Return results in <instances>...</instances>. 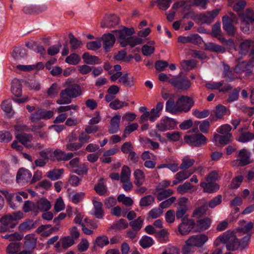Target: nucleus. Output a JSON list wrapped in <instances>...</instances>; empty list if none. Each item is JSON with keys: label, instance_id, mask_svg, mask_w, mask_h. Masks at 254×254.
<instances>
[{"label": "nucleus", "instance_id": "26", "mask_svg": "<svg viewBox=\"0 0 254 254\" xmlns=\"http://www.w3.org/2000/svg\"><path fill=\"white\" fill-rule=\"evenodd\" d=\"M54 115L53 111L38 110L34 115H33V121L34 119H43L48 120L52 118Z\"/></svg>", "mask_w": 254, "mask_h": 254}, {"label": "nucleus", "instance_id": "7", "mask_svg": "<svg viewBox=\"0 0 254 254\" xmlns=\"http://www.w3.org/2000/svg\"><path fill=\"white\" fill-rule=\"evenodd\" d=\"M184 139L187 143L194 146H200L205 144L207 141L206 138L201 133L186 136Z\"/></svg>", "mask_w": 254, "mask_h": 254}, {"label": "nucleus", "instance_id": "10", "mask_svg": "<svg viewBox=\"0 0 254 254\" xmlns=\"http://www.w3.org/2000/svg\"><path fill=\"white\" fill-rule=\"evenodd\" d=\"M179 112H188L193 105L192 99L188 96H182L177 101Z\"/></svg>", "mask_w": 254, "mask_h": 254}, {"label": "nucleus", "instance_id": "63", "mask_svg": "<svg viewBox=\"0 0 254 254\" xmlns=\"http://www.w3.org/2000/svg\"><path fill=\"white\" fill-rule=\"evenodd\" d=\"M62 247L66 249L71 247L74 243V240L71 237H65L61 240Z\"/></svg>", "mask_w": 254, "mask_h": 254}, {"label": "nucleus", "instance_id": "55", "mask_svg": "<svg viewBox=\"0 0 254 254\" xmlns=\"http://www.w3.org/2000/svg\"><path fill=\"white\" fill-rule=\"evenodd\" d=\"M109 243L108 238L106 236H101L98 237L95 242V246L103 248Z\"/></svg>", "mask_w": 254, "mask_h": 254}, {"label": "nucleus", "instance_id": "56", "mask_svg": "<svg viewBox=\"0 0 254 254\" xmlns=\"http://www.w3.org/2000/svg\"><path fill=\"white\" fill-rule=\"evenodd\" d=\"M60 89V86L56 84L53 83L48 90V96L51 98L56 97Z\"/></svg>", "mask_w": 254, "mask_h": 254}, {"label": "nucleus", "instance_id": "32", "mask_svg": "<svg viewBox=\"0 0 254 254\" xmlns=\"http://www.w3.org/2000/svg\"><path fill=\"white\" fill-rule=\"evenodd\" d=\"M119 81L126 87H131L134 85V79L133 76L125 73L121 77Z\"/></svg>", "mask_w": 254, "mask_h": 254}, {"label": "nucleus", "instance_id": "31", "mask_svg": "<svg viewBox=\"0 0 254 254\" xmlns=\"http://www.w3.org/2000/svg\"><path fill=\"white\" fill-rule=\"evenodd\" d=\"M143 42V40L140 38L129 37L126 42H121V45L123 47L129 45L131 47H133L136 45L142 44Z\"/></svg>", "mask_w": 254, "mask_h": 254}, {"label": "nucleus", "instance_id": "29", "mask_svg": "<svg viewBox=\"0 0 254 254\" xmlns=\"http://www.w3.org/2000/svg\"><path fill=\"white\" fill-rule=\"evenodd\" d=\"M195 190L194 187L189 182H186L179 186L177 189V192L181 194H184L187 192L192 193Z\"/></svg>", "mask_w": 254, "mask_h": 254}, {"label": "nucleus", "instance_id": "50", "mask_svg": "<svg viewBox=\"0 0 254 254\" xmlns=\"http://www.w3.org/2000/svg\"><path fill=\"white\" fill-rule=\"evenodd\" d=\"M32 229V220L27 219L23 223H21L18 226L19 231L20 232H26L28 230Z\"/></svg>", "mask_w": 254, "mask_h": 254}, {"label": "nucleus", "instance_id": "3", "mask_svg": "<svg viewBox=\"0 0 254 254\" xmlns=\"http://www.w3.org/2000/svg\"><path fill=\"white\" fill-rule=\"evenodd\" d=\"M241 21V29L245 33L249 31V24L254 22V12L250 8H248L243 13L239 14Z\"/></svg>", "mask_w": 254, "mask_h": 254}, {"label": "nucleus", "instance_id": "16", "mask_svg": "<svg viewBox=\"0 0 254 254\" xmlns=\"http://www.w3.org/2000/svg\"><path fill=\"white\" fill-rule=\"evenodd\" d=\"M31 174L29 170L24 168H20L16 175V181L18 183H28L31 180Z\"/></svg>", "mask_w": 254, "mask_h": 254}, {"label": "nucleus", "instance_id": "35", "mask_svg": "<svg viewBox=\"0 0 254 254\" xmlns=\"http://www.w3.org/2000/svg\"><path fill=\"white\" fill-rule=\"evenodd\" d=\"M240 227L236 230V232L241 231L244 233H247L251 230L253 227V224L251 222L247 223L245 220H242L239 221Z\"/></svg>", "mask_w": 254, "mask_h": 254}, {"label": "nucleus", "instance_id": "11", "mask_svg": "<svg viewBox=\"0 0 254 254\" xmlns=\"http://www.w3.org/2000/svg\"><path fill=\"white\" fill-rule=\"evenodd\" d=\"M0 233L10 231V230L13 229L17 224L16 222L13 221L12 217L9 215L3 216L0 219Z\"/></svg>", "mask_w": 254, "mask_h": 254}, {"label": "nucleus", "instance_id": "5", "mask_svg": "<svg viewBox=\"0 0 254 254\" xmlns=\"http://www.w3.org/2000/svg\"><path fill=\"white\" fill-rule=\"evenodd\" d=\"M177 125V122L174 119L163 117L156 124V128L158 131L164 132L174 129Z\"/></svg>", "mask_w": 254, "mask_h": 254}, {"label": "nucleus", "instance_id": "54", "mask_svg": "<svg viewBox=\"0 0 254 254\" xmlns=\"http://www.w3.org/2000/svg\"><path fill=\"white\" fill-rule=\"evenodd\" d=\"M80 57L76 54L73 53L67 57L65 62L69 64L76 65L80 62Z\"/></svg>", "mask_w": 254, "mask_h": 254}, {"label": "nucleus", "instance_id": "61", "mask_svg": "<svg viewBox=\"0 0 254 254\" xmlns=\"http://www.w3.org/2000/svg\"><path fill=\"white\" fill-rule=\"evenodd\" d=\"M65 208V204L63 200V199L60 197L58 198L55 202L54 205V209L56 212H59L62 210H64Z\"/></svg>", "mask_w": 254, "mask_h": 254}, {"label": "nucleus", "instance_id": "20", "mask_svg": "<svg viewBox=\"0 0 254 254\" xmlns=\"http://www.w3.org/2000/svg\"><path fill=\"white\" fill-rule=\"evenodd\" d=\"M200 186L203 188L204 192L209 193H214L219 189V186L215 183L202 182Z\"/></svg>", "mask_w": 254, "mask_h": 254}, {"label": "nucleus", "instance_id": "12", "mask_svg": "<svg viewBox=\"0 0 254 254\" xmlns=\"http://www.w3.org/2000/svg\"><path fill=\"white\" fill-rule=\"evenodd\" d=\"M170 82L178 89L187 90L191 85L190 82L186 77H177L171 79Z\"/></svg>", "mask_w": 254, "mask_h": 254}, {"label": "nucleus", "instance_id": "44", "mask_svg": "<svg viewBox=\"0 0 254 254\" xmlns=\"http://www.w3.org/2000/svg\"><path fill=\"white\" fill-rule=\"evenodd\" d=\"M69 38L71 48L72 49L75 50L81 48L82 45V43L81 41L77 39L71 33L69 34Z\"/></svg>", "mask_w": 254, "mask_h": 254}, {"label": "nucleus", "instance_id": "48", "mask_svg": "<svg viewBox=\"0 0 254 254\" xmlns=\"http://www.w3.org/2000/svg\"><path fill=\"white\" fill-rule=\"evenodd\" d=\"M195 125L197 127L198 125L200 131L204 133H206L208 132L209 127H210V123L208 121L205 120L203 121L202 122H200L198 121L195 122Z\"/></svg>", "mask_w": 254, "mask_h": 254}, {"label": "nucleus", "instance_id": "38", "mask_svg": "<svg viewBox=\"0 0 254 254\" xmlns=\"http://www.w3.org/2000/svg\"><path fill=\"white\" fill-rule=\"evenodd\" d=\"M16 138L24 145L28 146V145H30L31 138V136L30 134H17L16 135Z\"/></svg>", "mask_w": 254, "mask_h": 254}, {"label": "nucleus", "instance_id": "39", "mask_svg": "<svg viewBox=\"0 0 254 254\" xmlns=\"http://www.w3.org/2000/svg\"><path fill=\"white\" fill-rule=\"evenodd\" d=\"M20 243H11L7 246L6 251L8 254H17V253L20 250Z\"/></svg>", "mask_w": 254, "mask_h": 254}, {"label": "nucleus", "instance_id": "37", "mask_svg": "<svg viewBox=\"0 0 254 254\" xmlns=\"http://www.w3.org/2000/svg\"><path fill=\"white\" fill-rule=\"evenodd\" d=\"M104 180L103 178H101L98 184L94 187V189L96 192L100 195H105L107 190V187L104 184Z\"/></svg>", "mask_w": 254, "mask_h": 254}, {"label": "nucleus", "instance_id": "41", "mask_svg": "<svg viewBox=\"0 0 254 254\" xmlns=\"http://www.w3.org/2000/svg\"><path fill=\"white\" fill-rule=\"evenodd\" d=\"M166 110L169 113L176 114L179 112L177 102L176 104L172 100H169L166 104Z\"/></svg>", "mask_w": 254, "mask_h": 254}, {"label": "nucleus", "instance_id": "43", "mask_svg": "<svg viewBox=\"0 0 254 254\" xmlns=\"http://www.w3.org/2000/svg\"><path fill=\"white\" fill-rule=\"evenodd\" d=\"M253 42L250 40H246L242 42L240 45V52L242 55L248 53L250 48Z\"/></svg>", "mask_w": 254, "mask_h": 254}, {"label": "nucleus", "instance_id": "14", "mask_svg": "<svg viewBox=\"0 0 254 254\" xmlns=\"http://www.w3.org/2000/svg\"><path fill=\"white\" fill-rule=\"evenodd\" d=\"M73 157L72 153H66L60 149H56L53 155L50 154V159L52 160H57L58 161H67L70 160Z\"/></svg>", "mask_w": 254, "mask_h": 254}, {"label": "nucleus", "instance_id": "46", "mask_svg": "<svg viewBox=\"0 0 254 254\" xmlns=\"http://www.w3.org/2000/svg\"><path fill=\"white\" fill-rule=\"evenodd\" d=\"M253 66L249 62H243L239 63L235 67V71L238 73H241L242 72L244 71L246 69H249V68L252 67Z\"/></svg>", "mask_w": 254, "mask_h": 254}, {"label": "nucleus", "instance_id": "21", "mask_svg": "<svg viewBox=\"0 0 254 254\" xmlns=\"http://www.w3.org/2000/svg\"><path fill=\"white\" fill-rule=\"evenodd\" d=\"M220 11V9H215L211 11H208L205 14L201 15L200 19L203 23L210 24L211 23L215 17L218 14Z\"/></svg>", "mask_w": 254, "mask_h": 254}, {"label": "nucleus", "instance_id": "47", "mask_svg": "<svg viewBox=\"0 0 254 254\" xmlns=\"http://www.w3.org/2000/svg\"><path fill=\"white\" fill-rule=\"evenodd\" d=\"M153 243V239L147 236L142 237L139 241L140 246L144 249L151 247Z\"/></svg>", "mask_w": 254, "mask_h": 254}, {"label": "nucleus", "instance_id": "52", "mask_svg": "<svg viewBox=\"0 0 254 254\" xmlns=\"http://www.w3.org/2000/svg\"><path fill=\"white\" fill-rule=\"evenodd\" d=\"M154 201V198L153 196L151 195H148L140 199L139 204L141 207H146L152 204Z\"/></svg>", "mask_w": 254, "mask_h": 254}, {"label": "nucleus", "instance_id": "1", "mask_svg": "<svg viewBox=\"0 0 254 254\" xmlns=\"http://www.w3.org/2000/svg\"><path fill=\"white\" fill-rule=\"evenodd\" d=\"M236 231H227L218 236L213 243L214 247H217L220 244L226 245L229 251H236L239 249L238 239Z\"/></svg>", "mask_w": 254, "mask_h": 254}, {"label": "nucleus", "instance_id": "13", "mask_svg": "<svg viewBox=\"0 0 254 254\" xmlns=\"http://www.w3.org/2000/svg\"><path fill=\"white\" fill-rule=\"evenodd\" d=\"M119 17L116 15H106L101 23V27L103 28H111L118 24Z\"/></svg>", "mask_w": 254, "mask_h": 254}, {"label": "nucleus", "instance_id": "22", "mask_svg": "<svg viewBox=\"0 0 254 254\" xmlns=\"http://www.w3.org/2000/svg\"><path fill=\"white\" fill-rule=\"evenodd\" d=\"M51 207L50 202L45 198H41L38 200L35 205H33V209L34 208H37L41 211H47Z\"/></svg>", "mask_w": 254, "mask_h": 254}, {"label": "nucleus", "instance_id": "45", "mask_svg": "<svg viewBox=\"0 0 254 254\" xmlns=\"http://www.w3.org/2000/svg\"><path fill=\"white\" fill-rule=\"evenodd\" d=\"M193 173L190 170H183L177 173L175 175L176 180L183 182L184 180L188 179Z\"/></svg>", "mask_w": 254, "mask_h": 254}, {"label": "nucleus", "instance_id": "34", "mask_svg": "<svg viewBox=\"0 0 254 254\" xmlns=\"http://www.w3.org/2000/svg\"><path fill=\"white\" fill-rule=\"evenodd\" d=\"M84 62L89 64H96L100 63L98 57L89 55L88 53H84L82 56Z\"/></svg>", "mask_w": 254, "mask_h": 254}, {"label": "nucleus", "instance_id": "24", "mask_svg": "<svg viewBox=\"0 0 254 254\" xmlns=\"http://www.w3.org/2000/svg\"><path fill=\"white\" fill-rule=\"evenodd\" d=\"M20 81L17 79H14L11 82V93L15 97H19L22 95V87Z\"/></svg>", "mask_w": 254, "mask_h": 254}, {"label": "nucleus", "instance_id": "8", "mask_svg": "<svg viewBox=\"0 0 254 254\" xmlns=\"http://www.w3.org/2000/svg\"><path fill=\"white\" fill-rule=\"evenodd\" d=\"M208 240V237L205 234H200L190 237L186 241L187 245L196 247H201Z\"/></svg>", "mask_w": 254, "mask_h": 254}, {"label": "nucleus", "instance_id": "28", "mask_svg": "<svg viewBox=\"0 0 254 254\" xmlns=\"http://www.w3.org/2000/svg\"><path fill=\"white\" fill-rule=\"evenodd\" d=\"M204 48L205 50L217 53H224L226 52V49L224 47L211 42L205 43Z\"/></svg>", "mask_w": 254, "mask_h": 254}, {"label": "nucleus", "instance_id": "33", "mask_svg": "<svg viewBox=\"0 0 254 254\" xmlns=\"http://www.w3.org/2000/svg\"><path fill=\"white\" fill-rule=\"evenodd\" d=\"M254 140V133L249 131H243L240 133L237 140L242 143H246Z\"/></svg>", "mask_w": 254, "mask_h": 254}, {"label": "nucleus", "instance_id": "58", "mask_svg": "<svg viewBox=\"0 0 254 254\" xmlns=\"http://www.w3.org/2000/svg\"><path fill=\"white\" fill-rule=\"evenodd\" d=\"M194 163L193 159L189 158L188 156H185L182 160V163L180 165V168L186 169L190 167Z\"/></svg>", "mask_w": 254, "mask_h": 254}, {"label": "nucleus", "instance_id": "4", "mask_svg": "<svg viewBox=\"0 0 254 254\" xmlns=\"http://www.w3.org/2000/svg\"><path fill=\"white\" fill-rule=\"evenodd\" d=\"M223 28L230 36H233L235 34L236 30L233 23L238 22L237 17L233 13L230 12L229 16L225 15L222 19Z\"/></svg>", "mask_w": 254, "mask_h": 254}, {"label": "nucleus", "instance_id": "23", "mask_svg": "<svg viewBox=\"0 0 254 254\" xmlns=\"http://www.w3.org/2000/svg\"><path fill=\"white\" fill-rule=\"evenodd\" d=\"M191 0H183L175 2L172 5V9L181 8L183 11L188 10L192 5Z\"/></svg>", "mask_w": 254, "mask_h": 254}, {"label": "nucleus", "instance_id": "15", "mask_svg": "<svg viewBox=\"0 0 254 254\" xmlns=\"http://www.w3.org/2000/svg\"><path fill=\"white\" fill-rule=\"evenodd\" d=\"M50 154H52V150L50 149L40 151L39 158L35 161L36 166L40 167L44 166L48 161L50 159Z\"/></svg>", "mask_w": 254, "mask_h": 254}, {"label": "nucleus", "instance_id": "49", "mask_svg": "<svg viewBox=\"0 0 254 254\" xmlns=\"http://www.w3.org/2000/svg\"><path fill=\"white\" fill-rule=\"evenodd\" d=\"M64 170L62 169H55L52 171H49L48 173L47 177L51 179L52 180H57L60 178Z\"/></svg>", "mask_w": 254, "mask_h": 254}, {"label": "nucleus", "instance_id": "18", "mask_svg": "<svg viewBox=\"0 0 254 254\" xmlns=\"http://www.w3.org/2000/svg\"><path fill=\"white\" fill-rule=\"evenodd\" d=\"M93 205V214L98 219L103 218L104 212L102 208L103 204L101 202L96 200V198L94 197L92 200Z\"/></svg>", "mask_w": 254, "mask_h": 254}, {"label": "nucleus", "instance_id": "27", "mask_svg": "<svg viewBox=\"0 0 254 254\" xmlns=\"http://www.w3.org/2000/svg\"><path fill=\"white\" fill-rule=\"evenodd\" d=\"M121 116L119 115H115L111 120L109 132L111 133H116L119 129Z\"/></svg>", "mask_w": 254, "mask_h": 254}, {"label": "nucleus", "instance_id": "62", "mask_svg": "<svg viewBox=\"0 0 254 254\" xmlns=\"http://www.w3.org/2000/svg\"><path fill=\"white\" fill-rule=\"evenodd\" d=\"M143 222V219L141 217H139L136 220L131 221L129 223L130 225L132 227V229L139 231L142 227Z\"/></svg>", "mask_w": 254, "mask_h": 254}, {"label": "nucleus", "instance_id": "40", "mask_svg": "<svg viewBox=\"0 0 254 254\" xmlns=\"http://www.w3.org/2000/svg\"><path fill=\"white\" fill-rule=\"evenodd\" d=\"M130 176L131 171L129 167L127 166H124L122 167L121 173V182L129 180L130 179Z\"/></svg>", "mask_w": 254, "mask_h": 254}, {"label": "nucleus", "instance_id": "64", "mask_svg": "<svg viewBox=\"0 0 254 254\" xmlns=\"http://www.w3.org/2000/svg\"><path fill=\"white\" fill-rule=\"evenodd\" d=\"M173 193V191L171 189L164 190L158 194L157 198L161 201L171 196Z\"/></svg>", "mask_w": 254, "mask_h": 254}, {"label": "nucleus", "instance_id": "57", "mask_svg": "<svg viewBox=\"0 0 254 254\" xmlns=\"http://www.w3.org/2000/svg\"><path fill=\"white\" fill-rule=\"evenodd\" d=\"M26 55V53L25 49L18 47L15 48L12 53V56L16 60H19Z\"/></svg>", "mask_w": 254, "mask_h": 254}, {"label": "nucleus", "instance_id": "9", "mask_svg": "<svg viewBox=\"0 0 254 254\" xmlns=\"http://www.w3.org/2000/svg\"><path fill=\"white\" fill-rule=\"evenodd\" d=\"M192 219L183 218L182 223L178 226V231L182 235H187L191 232L194 226Z\"/></svg>", "mask_w": 254, "mask_h": 254}, {"label": "nucleus", "instance_id": "19", "mask_svg": "<svg viewBox=\"0 0 254 254\" xmlns=\"http://www.w3.org/2000/svg\"><path fill=\"white\" fill-rule=\"evenodd\" d=\"M102 39L104 48L106 52H108L115 44V38L113 34L108 33L103 35Z\"/></svg>", "mask_w": 254, "mask_h": 254}, {"label": "nucleus", "instance_id": "42", "mask_svg": "<svg viewBox=\"0 0 254 254\" xmlns=\"http://www.w3.org/2000/svg\"><path fill=\"white\" fill-rule=\"evenodd\" d=\"M128 105V104L126 102L121 101L118 99H115L109 104L110 107L115 110L123 108V107L127 106Z\"/></svg>", "mask_w": 254, "mask_h": 254}, {"label": "nucleus", "instance_id": "30", "mask_svg": "<svg viewBox=\"0 0 254 254\" xmlns=\"http://www.w3.org/2000/svg\"><path fill=\"white\" fill-rule=\"evenodd\" d=\"M229 5L233 6L235 11L239 12L244 8L246 4L245 0H228Z\"/></svg>", "mask_w": 254, "mask_h": 254}, {"label": "nucleus", "instance_id": "17", "mask_svg": "<svg viewBox=\"0 0 254 254\" xmlns=\"http://www.w3.org/2000/svg\"><path fill=\"white\" fill-rule=\"evenodd\" d=\"M232 137V134L220 135L215 133L212 141L216 145H225L230 142Z\"/></svg>", "mask_w": 254, "mask_h": 254}, {"label": "nucleus", "instance_id": "53", "mask_svg": "<svg viewBox=\"0 0 254 254\" xmlns=\"http://www.w3.org/2000/svg\"><path fill=\"white\" fill-rule=\"evenodd\" d=\"M197 224L201 231L205 230L209 227L211 220L208 218H205L198 221Z\"/></svg>", "mask_w": 254, "mask_h": 254}, {"label": "nucleus", "instance_id": "25", "mask_svg": "<svg viewBox=\"0 0 254 254\" xmlns=\"http://www.w3.org/2000/svg\"><path fill=\"white\" fill-rule=\"evenodd\" d=\"M134 184L138 187L142 185L145 181V175L141 170L137 169L134 171Z\"/></svg>", "mask_w": 254, "mask_h": 254}, {"label": "nucleus", "instance_id": "2", "mask_svg": "<svg viewBox=\"0 0 254 254\" xmlns=\"http://www.w3.org/2000/svg\"><path fill=\"white\" fill-rule=\"evenodd\" d=\"M82 94L80 86L73 84L62 90L60 94V99L57 101L58 104H67L71 102V99L77 97Z\"/></svg>", "mask_w": 254, "mask_h": 254}, {"label": "nucleus", "instance_id": "51", "mask_svg": "<svg viewBox=\"0 0 254 254\" xmlns=\"http://www.w3.org/2000/svg\"><path fill=\"white\" fill-rule=\"evenodd\" d=\"M188 198L186 197H182L180 198L177 203V209L179 210H183L185 211H188Z\"/></svg>", "mask_w": 254, "mask_h": 254}, {"label": "nucleus", "instance_id": "59", "mask_svg": "<svg viewBox=\"0 0 254 254\" xmlns=\"http://www.w3.org/2000/svg\"><path fill=\"white\" fill-rule=\"evenodd\" d=\"M1 109L6 113H14L12 110V103L9 100H5L2 101L1 104Z\"/></svg>", "mask_w": 254, "mask_h": 254}, {"label": "nucleus", "instance_id": "6", "mask_svg": "<svg viewBox=\"0 0 254 254\" xmlns=\"http://www.w3.org/2000/svg\"><path fill=\"white\" fill-rule=\"evenodd\" d=\"M251 153L250 151L246 149L240 150L237 153V159L233 162L234 165L245 166L251 163Z\"/></svg>", "mask_w": 254, "mask_h": 254}, {"label": "nucleus", "instance_id": "60", "mask_svg": "<svg viewBox=\"0 0 254 254\" xmlns=\"http://www.w3.org/2000/svg\"><path fill=\"white\" fill-rule=\"evenodd\" d=\"M133 56L129 55L128 57H126V52L125 51H119L118 54L115 56V59L119 61L127 62L129 61Z\"/></svg>", "mask_w": 254, "mask_h": 254}, {"label": "nucleus", "instance_id": "36", "mask_svg": "<svg viewBox=\"0 0 254 254\" xmlns=\"http://www.w3.org/2000/svg\"><path fill=\"white\" fill-rule=\"evenodd\" d=\"M69 198L74 203L77 204L81 201L85 196V193L83 192H71L69 194Z\"/></svg>", "mask_w": 254, "mask_h": 254}]
</instances>
